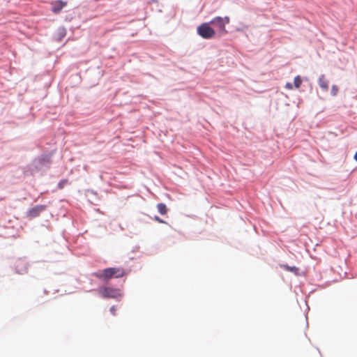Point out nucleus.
Segmentation results:
<instances>
[{
  "mask_svg": "<svg viewBox=\"0 0 357 357\" xmlns=\"http://www.w3.org/2000/svg\"><path fill=\"white\" fill-rule=\"evenodd\" d=\"M230 22V18L228 16H225L224 17H215L213 18L209 23L211 25H213L217 28L218 34L219 36L225 35L227 33V31L226 29V24H228Z\"/></svg>",
  "mask_w": 357,
  "mask_h": 357,
  "instance_id": "f257e3e1",
  "label": "nucleus"
},
{
  "mask_svg": "<svg viewBox=\"0 0 357 357\" xmlns=\"http://www.w3.org/2000/svg\"><path fill=\"white\" fill-rule=\"evenodd\" d=\"M199 36L204 39H211L216 36V31L211 26L209 22H204L197 28Z\"/></svg>",
  "mask_w": 357,
  "mask_h": 357,
  "instance_id": "f03ea898",
  "label": "nucleus"
},
{
  "mask_svg": "<svg viewBox=\"0 0 357 357\" xmlns=\"http://www.w3.org/2000/svg\"><path fill=\"white\" fill-rule=\"evenodd\" d=\"M98 294L104 298H117L121 296L120 289L102 286L98 289Z\"/></svg>",
  "mask_w": 357,
  "mask_h": 357,
  "instance_id": "7ed1b4c3",
  "label": "nucleus"
},
{
  "mask_svg": "<svg viewBox=\"0 0 357 357\" xmlns=\"http://www.w3.org/2000/svg\"><path fill=\"white\" fill-rule=\"evenodd\" d=\"M93 275L97 278L103 280L105 281H108L110 279L114 278L111 268H107L102 271L94 273Z\"/></svg>",
  "mask_w": 357,
  "mask_h": 357,
  "instance_id": "20e7f679",
  "label": "nucleus"
},
{
  "mask_svg": "<svg viewBox=\"0 0 357 357\" xmlns=\"http://www.w3.org/2000/svg\"><path fill=\"white\" fill-rule=\"evenodd\" d=\"M46 209V206L45 205H37L31 208H30L27 212V215L30 218H34L38 216L43 211Z\"/></svg>",
  "mask_w": 357,
  "mask_h": 357,
  "instance_id": "39448f33",
  "label": "nucleus"
},
{
  "mask_svg": "<svg viewBox=\"0 0 357 357\" xmlns=\"http://www.w3.org/2000/svg\"><path fill=\"white\" fill-rule=\"evenodd\" d=\"M52 11L54 13H59L67 5L66 1L57 0L52 2Z\"/></svg>",
  "mask_w": 357,
  "mask_h": 357,
  "instance_id": "423d86ee",
  "label": "nucleus"
},
{
  "mask_svg": "<svg viewBox=\"0 0 357 357\" xmlns=\"http://www.w3.org/2000/svg\"><path fill=\"white\" fill-rule=\"evenodd\" d=\"M111 268L113 272L114 277L115 278H122L126 275V272L123 268L111 267Z\"/></svg>",
  "mask_w": 357,
  "mask_h": 357,
  "instance_id": "0eeeda50",
  "label": "nucleus"
},
{
  "mask_svg": "<svg viewBox=\"0 0 357 357\" xmlns=\"http://www.w3.org/2000/svg\"><path fill=\"white\" fill-rule=\"evenodd\" d=\"M319 85L324 90L326 91L328 89V82L324 75H321L319 79Z\"/></svg>",
  "mask_w": 357,
  "mask_h": 357,
  "instance_id": "6e6552de",
  "label": "nucleus"
},
{
  "mask_svg": "<svg viewBox=\"0 0 357 357\" xmlns=\"http://www.w3.org/2000/svg\"><path fill=\"white\" fill-rule=\"evenodd\" d=\"M157 208H158V212L161 215H165V214H167V213L168 211L167 206L165 204H163V203L158 204L157 205Z\"/></svg>",
  "mask_w": 357,
  "mask_h": 357,
  "instance_id": "1a4fd4ad",
  "label": "nucleus"
},
{
  "mask_svg": "<svg viewBox=\"0 0 357 357\" xmlns=\"http://www.w3.org/2000/svg\"><path fill=\"white\" fill-rule=\"evenodd\" d=\"M301 84H302V79H301V77L299 75L296 76L294 78V86L296 89H298L301 86Z\"/></svg>",
  "mask_w": 357,
  "mask_h": 357,
  "instance_id": "9d476101",
  "label": "nucleus"
},
{
  "mask_svg": "<svg viewBox=\"0 0 357 357\" xmlns=\"http://www.w3.org/2000/svg\"><path fill=\"white\" fill-rule=\"evenodd\" d=\"M338 92V87L336 85H333L331 88V93L333 96H336Z\"/></svg>",
  "mask_w": 357,
  "mask_h": 357,
  "instance_id": "9b49d317",
  "label": "nucleus"
},
{
  "mask_svg": "<svg viewBox=\"0 0 357 357\" xmlns=\"http://www.w3.org/2000/svg\"><path fill=\"white\" fill-rule=\"evenodd\" d=\"M110 312H111V313H112L114 316H115V315H116V307H115V306H112V307H110Z\"/></svg>",
  "mask_w": 357,
  "mask_h": 357,
  "instance_id": "f8f14e48",
  "label": "nucleus"
},
{
  "mask_svg": "<svg viewBox=\"0 0 357 357\" xmlns=\"http://www.w3.org/2000/svg\"><path fill=\"white\" fill-rule=\"evenodd\" d=\"M285 88L289 89V90H291L293 89V86L291 83L289 82H287L286 84H285Z\"/></svg>",
  "mask_w": 357,
  "mask_h": 357,
  "instance_id": "ddd939ff",
  "label": "nucleus"
},
{
  "mask_svg": "<svg viewBox=\"0 0 357 357\" xmlns=\"http://www.w3.org/2000/svg\"><path fill=\"white\" fill-rule=\"evenodd\" d=\"M154 220L160 223H165V222L164 220H162V219H160L158 216H155Z\"/></svg>",
  "mask_w": 357,
  "mask_h": 357,
  "instance_id": "4468645a",
  "label": "nucleus"
},
{
  "mask_svg": "<svg viewBox=\"0 0 357 357\" xmlns=\"http://www.w3.org/2000/svg\"><path fill=\"white\" fill-rule=\"evenodd\" d=\"M283 268L284 269H286V270H288V271H292L293 269L295 268V267L291 268V267H289V266H288L287 265L283 266Z\"/></svg>",
  "mask_w": 357,
  "mask_h": 357,
  "instance_id": "2eb2a0df",
  "label": "nucleus"
},
{
  "mask_svg": "<svg viewBox=\"0 0 357 357\" xmlns=\"http://www.w3.org/2000/svg\"><path fill=\"white\" fill-rule=\"evenodd\" d=\"M66 181H61L60 183H59V185L61 188H62L63 185H64V183H66Z\"/></svg>",
  "mask_w": 357,
  "mask_h": 357,
  "instance_id": "dca6fc26",
  "label": "nucleus"
},
{
  "mask_svg": "<svg viewBox=\"0 0 357 357\" xmlns=\"http://www.w3.org/2000/svg\"><path fill=\"white\" fill-rule=\"evenodd\" d=\"M354 159L357 161V152L354 155Z\"/></svg>",
  "mask_w": 357,
  "mask_h": 357,
  "instance_id": "f3484780",
  "label": "nucleus"
}]
</instances>
